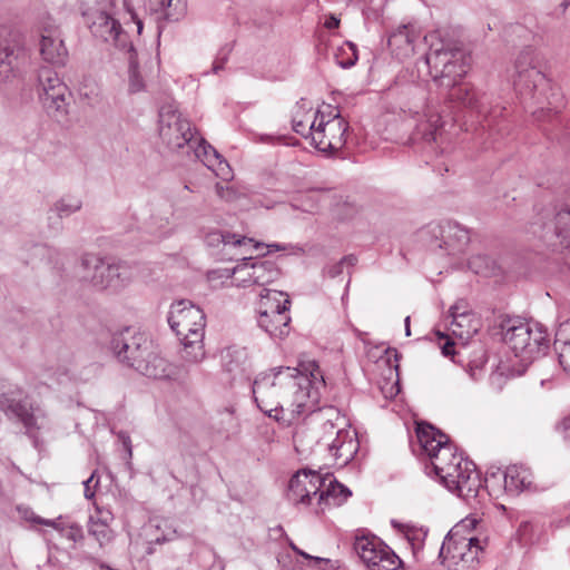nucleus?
<instances>
[{"label": "nucleus", "mask_w": 570, "mask_h": 570, "mask_svg": "<svg viewBox=\"0 0 570 570\" xmlns=\"http://www.w3.org/2000/svg\"><path fill=\"white\" fill-rule=\"evenodd\" d=\"M313 435V432H307L305 434V441H307Z\"/></svg>", "instance_id": "69168bd1"}, {"label": "nucleus", "mask_w": 570, "mask_h": 570, "mask_svg": "<svg viewBox=\"0 0 570 570\" xmlns=\"http://www.w3.org/2000/svg\"><path fill=\"white\" fill-rule=\"evenodd\" d=\"M554 234L561 247L570 248V208H563L556 215Z\"/></svg>", "instance_id": "c9c22d12"}, {"label": "nucleus", "mask_w": 570, "mask_h": 570, "mask_svg": "<svg viewBox=\"0 0 570 570\" xmlns=\"http://www.w3.org/2000/svg\"><path fill=\"white\" fill-rule=\"evenodd\" d=\"M58 86H66L58 75L49 69H43L39 75V92H47L58 88Z\"/></svg>", "instance_id": "c03bdc74"}, {"label": "nucleus", "mask_w": 570, "mask_h": 570, "mask_svg": "<svg viewBox=\"0 0 570 570\" xmlns=\"http://www.w3.org/2000/svg\"><path fill=\"white\" fill-rule=\"evenodd\" d=\"M252 273L254 285L265 287L275 282L281 271L269 261L254 259L252 257Z\"/></svg>", "instance_id": "2f4dec72"}, {"label": "nucleus", "mask_w": 570, "mask_h": 570, "mask_svg": "<svg viewBox=\"0 0 570 570\" xmlns=\"http://www.w3.org/2000/svg\"><path fill=\"white\" fill-rule=\"evenodd\" d=\"M436 334H438L440 341L444 340L443 344L440 343L442 354L444 356H454V354H455L454 342L449 340L443 333L438 332Z\"/></svg>", "instance_id": "6e6d98bb"}, {"label": "nucleus", "mask_w": 570, "mask_h": 570, "mask_svg": "<svg viewBox=\"0 0 570 570\" xmlns=\"http://www.w3.org/2000/svg\"><path fill=\"white\" fill-rule=\"evenodd\" d=\"M207 281L213 288L232 285L233 268H214L207 272Z\"/></svg>", "instance_id": "79ce46f5"}, {"label": "nucleus", "mask_w": 570, "mask_h": 570, "mask_svg": "<svg viewBox=\"0 0 570 570\" xmlns=\"http://www.w3.org/2000/svg\"><path fill=\"white\" fill-rule=\"evenodd\" d=\"M340 22V19L335 14L331 13L324 17L323 26L328 30H334L338 28Z\"/></svg>", "instance_id": "4d7b16f0"}, {"label": "nucleus", "mask_w": 570, "mask_h": 570, "mask_svg": "<svg viewBox=\"0 0 570 570\" xmlns=\"http://www.w3.org/2000/svg\"><path fill=\"white\" fill-rule=\"evenodd\" d=\"M197 145L191 147L196 158H198L208 169L213 170L223 179L230 177V168L228 164L222 159L217 150L206 142L203 138H196Z\"/></svg>", "instance_id": "b1692460"}, {"label": "nucleus", "mask_w": 570, "mask_h": 570, "mask_svg": "<svg viewBox=\"0 0 570 570\" xmlns=\"http://www.w3.org/2000/svg\"><path fill=\"white\" fill-rule=\"evenodd\" d=\"M553 524L556 528H563V527L570 525V515L564 519H560V520L556 521Z\"/></svg>", "instance_id": "680f3d73"}, {"label": "nucleus", "mask_w": 570, "mask_h": 570, "mask_svg": "<svg viewBox=\"0 0 570 570\" xmlns=\"http://www.w3.org/2000/svg\"><path fill=\"white\" fill-rule=\"evenodd\" d=\"M159 137L171 150L191 148L196 144L190 121L178 111L174 104L164 105L159 110Z\"/></svg>", "instance_id": "9d476101"}, {"label": "nucleus", "mask_w": 570, "mask_h": 570, "mask_svg": "<svg viewBox=\"0 0 570 570\" xmlns=\"http://www.w3.org/2000/svg\"><path fill=\"white\" fill-rule=\"evenodd\" d=\"M81 207L82 202L80 198L68 195L58 199L52 205L51 212H53L58 217L63 218L77 213Z\"/></svg>", "instance_id": "4c0bfd02"}, {"label": "nucleus", "mask_w": 570, "mask_h": 570, "mask_svg": "<svg viewBox=\"0 0 570 570\" xmlns=\"http://www.w3.org/2000/svg\"><path fill=\"white\" fill-rule=\"evenodd\" d=\"M325 380L318 364L303 361L298 367H276L259 374L253 383L254 400L265 414L291 424L321 400Z\"/></svg>", "instance_id": "f257e3e1"}, {"label": "nucleus", "mask_w": 570, "mask_h": 570, "mask_svg": "<svg viewBox=\"0 0 570 570\" xmlns=\"http://www.w3.org/2000/svg\"><path fill=\"white\" fill-rule=\"evenodd\" d=\"M82 483L85 487L83 494H85L86 499H92L95 497V489L99 483L97 473L92 472L91 475L87 480H85Z\"/></svg>", "instance_id": "864d4df0"}, {"label": "nucleus", "mask_w": 570, "mask_h": 570, "mask_svg": "<svg viewBox=\"0 0 570 570\" xmlns=\"http://www.w3.org/2000/svg\"><path fill=\"white\" fill-rule=\"evenodd\" d=\"M165 540H166L165 538H163V539H160V538H156V539H155V541H156L157 543H161V542H164Z\"/></svg>", "instance_id": "338daca9"}, {"label": "nucleus", "mask_w": 570, "mask_h": 570, "mask_svg": "<svg viewBox=\"0 0 570 570\" xmlns=\"http://www.w3.org/2000/svg\"><path fill=\"white\" fill-rule=\"evenodd\" d=\"M504 488L511 493H518L531 487V472L527 465H507L503 471Z\"/></svg>", "instance_id": "c85d7f7f"}, {"label": "nucleus", "mask_w": 570, "mask_h": 570, "mask_svg": "<svg viewBox=\"0 0 570 570\" xmlns=\"http://www.w3.org/2000/svg\"><path fill=\"white\" fill-rule=\"evenodd\" d=\"M304 421L295 428L293 443L299 454L311 452L322 440L335 434L328 444V451L334 460L351 463L360 449L355 430L351 429L340 410L334 406L317 409V404L306 410Z\"/></svg>", "instance_id": "7ed1b4c3"}, {"label": "nucleus", "mask_w": 570, "mask_h": 570, "mask_svg": "<svg viewBox=\"0 0 570 570\" xmlns=\"http://www.w3.org/2000/svg\"><path fill=\"white\" fill-rule=\"evenodd\" d=\"M469 267L475 273L483 276L495 274L497 263L487 255H475L469 261Z\"/></svg>", "instance_id": "58836bf2"}, {"label": "nucleus", "mask_w": 570, "mask_h": 570, "mask_svg": "<svg viewBox=\"0 0 570 570\" xmlns=\"http://www.w3.org/2000/svg\"><path fill=\"white\" fill-rule=\"evenodd\" d=\"M480 541L476 538H460L454 540L453 537L446 538L440 550V558L443 562L450 561L449 567L452 564L458 566L459 562L473 563L481 550Z\"/></svg>", "instance_id": "aec40b11"}, {"label": "nucleus", "mask_w": 570, "mask_h": 570, "mask_svg": "<svg viewBox=\"0 0 570 570\" xmlns=\"http://www.w3.org/2000/svg\"><path fill=\"white\" fill-rule=\"evenodd\" d=\"M27 60L22 37L18 32L0 36V77L9 79L16 76Z\"/></svg>", "instance_id": "a211bd4d"}, {"label": "nucleus", "mask_w": 570, "mask_h": 570, "mask_svg": "<svg viewBox=\"0 0 570 570\" xmlns=\"http://www.w3.org/2000/svg\"><path fill=\"white\" fill-rule=\"evenodd\" d=\"M225 59L217 60L213 63V72L217 73L224 68Z\"/></svg>", "instance_id": "e2e57ef3"}, {"label": "nucleus", "mask_w": 570, "mask_h": 570, "mask_svg": "<svg viewBox=\"0 0 570 570\" xmlns=\"http://www.w3.org/2000/svg\"><path fill=\"white\" fill-rule=\"evenodd\" d=\"M348 125L338 111L316 110V125L311 132V144L322 153H335L346 142Z\"/></svg>", "instance_id": "9b49d317"}, {"label": "nucleus", "mask_w": 570, "mask_h": 570, "mask_svg": "<svg viewBox=\"0 0 570 570\" xmlns=\"http://www.w3.org/2000/svg\"><path fill=\"white\" fill-rule=\"evenodd\" d=\"M80 277L98 291L115 293L132 281L134 273L127 264H110L96 254L87 253L80 259Z\"/></svg>", "instance_id": "423d86ee"}, {"label": "nucleus", "mask_w": 570, "mask_h": 570, "mask_svg": "<svg viewBox=\"0 0 570 570\" xmlns=\"http://www.w3.org/2000/svg\"><path fill=\"white\" fill-rule=\"evenodd\" d=\"M450 316L452 318L450 331L463 344L468 343L481 327L479 317L469 308L468 303L463 299L458 301L451 306Z\"/></svg>", "instance_id": "6ab92c4d"}, {"label": "nucleus", "mask_w": 570, "mask_h": 570, "mask_svg": "<svg viewBox=\"0 0 570 570\" xmlns=\"http://www.w3.org/2000/svg\"><path fill=\"white\" fill-rule=\"evenodd\" d=\"M554 350L560 365L570 375V320L560 323L557 328Z\"/></svg>", "instance_id": "7c9ffc66"}, {"label": "nucleus", "mask_w": 570, "mask_h": 570, "mask_svg": "<svg viewBox=\"0 0 570 570\" xmlns=\"http://www.w3.org/2000/svg\"><path fill=\"white\" fill-rule=\"evenodd\" d=\"M153 343L145 333L125 328L114 335L111 348L121 363L137 370V364L145 358Z\"/></svg>", "instance_id": "dca6fc26"}, {"label": "nucleus", "mask_w": 570, "mask_h": 570, "mask_svg": "<svg viewBox=\"0 0 570 570\" xmlns=\"http://www.w3.org/2000/svg\"><path fill=\"white\" fill-rule=\"evenodd\" d=\"M421 36L416 23L410 22L397 27L389 37L387 43L392 52L399 58L411 56L415 49V41Z\"/></svg>", "instance_id": "4be33fe9"}, {"label": "nucleus", "mask_w": 570, "mask_h": 570, "mask_svg": "<svg viewBox=\"0 0 570 570\" xmlns=\"http://www.w3.org/2000/svg\"><path fill=\"white\" fill-rule=\"evenodd\" d=\"M137 372L140 374L156 379H167L171 375L170 364L159 354L157 346L153 343V347L148 350L145 358L137 364Z\"/></svg>", "instance_id": "393cba45"}, {"label": "nucleus", "mask_w": 570, "mask_h": 570, "mask_svg": "<svg viewBox=\"0 0 570 570\" xmlns=\"http://www.w3.org/2000/svg\"><path fill=\"white\" fill-rule=\"evenodd\" d=\"M267 320L269 321L268 327L261 328L268 333L272 337L282 338L288 334L291 321L288 309L272 313L268 315Z\"/></svg>", "instance_id": "473e14b6"}, {"label": "nucleus", "mask_w": 570, "mask_h": 570, "mask_svg": "<svg viewBox=\"0 0 570 570\" xmlns=\"http://www.w3.org/2000/svg\"><path fill=\"white\" fill-rule=\"evenodd\" d=\"M18 511L20 515L29 522L42 524L51 528H58L59 522L53 521L52 519H45L39 515H37L31 509L29 508H18Z\"/></svg>", "instance_id": "de8ad7c7"}, {"label": "nucleus", "mask_w": 570, "mask_h": 570, "mask_svg": "<svg viewBox=\"0 0 570 570\" xmlns=\"http://www.w3.org/2000/svg\"><path fill=\"white\" fill-rule=\"evenodd\" d=\"M149 229L159 237L168 235L171 230L169 218L151 216Z\"/></svg>", "instance_id": "09e8293b"}, {"label": "nucleus", "mask_w": 570, "mask_h": 570, "mask_svg": "<svg viewBox=\"0 0 570 570\" xmlns=\"http://www.w3.org/2000/svg\"><path fill=\"white\" fill-rule=\"evenodd\" d=\"M39 99L48 112L65 115L68 110V88L67 86H58V88L39 92Z\"/></svg>", "instance_id": "c756f323"}, {"label": "nucleus", "mask_w": 570, "mask_h": 570, "mask_svg": "<svg viewBox=\"0 0 570 570\" xmlns=\"http://www.w3.org/2000/svg\"><path fill=\"white\" fill-rule=\"evenodd\" d=\"M242 256L240 262L233 267L232 285L237 287L253 286L252 257Z\"/></svg>", "instance_id": "72a5a7b5"}, {"label": "nucleus", "mask_w": 570, "mask_h": 570, "mask_svg": "<svg viewBox=\"0 0 570 570\" xmlns=\"http://www.w3.org/2000/svg\"><path fill=\"white\" fill-rule=\"evenodd\" d=\"M168 324L180 340L183 358L189 363L202 362L206 325L203 309L187 299L175 302L168 313Z\"/></svg>", "instance_id": "39448f33"}, {"label": "nucleus", "mask_w": 570, "mask_h": 570, "mask_svg": "<svg viewBox=\"0 0 570 570\" xmlns=\"http://www.w3.org/2000/svg\"><path fill=\"white\" fill-rule=\"evenodd\" d=\"M475 466L471 469L469 465H424V474L469 501L475 499L482 488L480 472Z\"/></svg>", "instance_id": "0eeeda50"}, {"label": "nucleus", "mask_w": 570, "mask_h": 570, "mask_svg": "<svg viewBox=\"0 0 570 570\" xmlns=\"http://www.w3.org/2000/svg\"><path fill=\"white\" fill-rule=\"evenodd\" d=\"M324 487L321 489V494L317 499L318 509L315 510L316 513L323 511L324 505H341L345 502L351 495L352 492L348 488L337 482L332 475L326 473L323 475Z\"/></svg>", "instance_id": "a878e982"}, {"label": "nucleus", "mask_w": 570, "mask_h": 570, "mask_svg": "<svg viewBox=\"0 0 570 570\" xmlns=\"http://www.w3.org/2000/svg\"><path fill=\"white\" fill-rule=\"evenodd\" d=\"M40 52L42 58L52 65H63L67 49L57 30L46 31L41 36Z\"/></svg>", "instance_id": "bb28decb"}, {"label": "nucleus", "mask_w": 570, "mask_h": 570, "mask_svg": "<svg viewBox=\"0 0 570 570\" xmlns=\"http://www.w3.org/2000/svg\"><path fill=\"white\" fill-rule=\"evenodd\" d=\"M315 125H316V111L306 112L301 118L298 117V115H296L293 118L294 131L302 135L303 137H306L309 139H311V132L313 131Z\"/></svg>", "instance_id": "a19ab883"}, {"label": "nucleus", "mask_w": 570, "mask_h": 570, "mask_svg": "<svg viewBox=\"0 0 570 570\" xmlns=\"http://www.w3.org/2000/svg\"><path fill=\"white\" fill-rule=\"evenodd\" d=\"M335 60L343 68H350L357 61L356 46L350 41L338 47L335 51Z\"/></svg>", "instance_id": "ea45409f"}, {"label": "nucleus", "mask_w": 570, "mask_h": 570, "mask_svg": "<svg viewBox=\"0 0 570 570\" xmlns=\"http://www.w3.org/2000/svg\"><path fill=\"white\" fill-rule=\"evenodd\" d=\"M52 520L59 522V527L53 529L57 530L61 535H63L68 540L72 542H78L83 538L82 529L78 524H66L62 517H58L57 519Z\"/></svg>", "instance_id": "a18cd8bd"}, {"label": "nucleus", "mask_w": 570, "mask_h": 570, "mask_svg": "<svg viewBox=\"0 0 570 570\" xmlns=\"http://www.w3.org/2000/svg\"><path fill=\"white\" fill-rule=\"evenodd\" d=\"M445 121L431 107H428L423 114V118L417 124V132L422 135L426 141L438 142L443 136V127Z\"/></svg>", "instance_id": "cd10ccee"}, {"label": "nucleus", "mask_w": 570, "mask_h": 570, "mask_svg": "<svg viewBox=\"0 0 570 570\" xmlns=\"http://www.w3.org/2000/svg\"><path fill=\"white\" fill-rule=\"evenodd\" d=\"M291 548L293 549V551H295L297 554L302 556L303 558L305 559H308V560H314L315 562H325V563H328L331 562L330 559H324V558H320V557H313L308 553H306L305 551L298 549L295 544H291Z\"/></svg>", "instance_id": "13d9d810"}, {"label": "nucleus", "mask_w": 570, "mask_h": 570, "mask_svg": "<svg viewBox=\"0 0 570 570\" xmlns=\"http://www.w3.org/2000/svg\"><path fill=\"white\" fill-rule=\"evenodd\" d=\"M128 12L130 13V17L131 19L135 21V23L137 24V32L138 33H141L142 31V21L140 19H138V17L131 11V10H128Z\"/></svg>", "instance_id": "052dcab7"}, {"label": "nucleus", "mask_w": 570, "mask_h": 570, "mask_svg": "<svg viewBox=\"0 0 570 570\" xmlns=\"http://www.w3.org/2000/svg\"><path fill=\"white\" fill-rule=\"evenodd\" d=\"M230 355H232V353H230V351L228 350V351L226 352V354L224 355V358H226V357H228V356H230Z\"/></svg>", "instance_id": "774afa93"}, {"label": "nucleus", "mask_w": 570, "mask_h": 570, "mask_svg": "<svg viewBox=\"0 0 570 570\" xmlns=\"http://www.w3.org/2000/svg\"><path fill=\"white\" fill-rule=\"evenodd\" d=\"M513 87L524 100H532L538 105L533 115L538 120H546L557 115L564 106L560 90L551 85L546 75L535 62V55L531 48L522 50L515 59L512 75Z\"/></svg>", "instance_id": "20e7f679"}, {"label": "nucleus", "mask_w": 570, "mask_h": 570, "mask_svg": "<svg viewBox=\"0 0 570 570\" xmlns=\"http://www.w3.org/2000/svg\"><path fill=\"white\" fill-rule=\"evenodd\" d=\"M323 487L324 479L320 472L302 469L292 476L287 498L295 505L308 507L314 499L317 501Z\"/></svg>", "instance_id": "f3484780"}, {"label": "nucleus", "mask_w": 570, "mask_h": 570, "mask_svg": "<svg viewBox=\"0 0 570 570\" xmlns=\"http://www.w3.org/2000/svg\"><path fill=\"white\" fill-rule=\"evenodd\" d=\"M92 33L106 42H111L115 47L125 52L134 51V46L128 35L122 31L120 23L112 17L100 13L91 26Z\"/></svg>", "instance_id": "412c9836"}, {"label": "nucleus", "mask_w": 570, "mask_h": 570, "mask_svg": "<svg viewBox=\"0 0 570 570\" xmlns=\"http://www.w3.org/2000/svg\"><path fill=\"white\" fill-rule=\"evenodd\" d=\"M354 550L368 570H397L401 560L380 538L356 534Z\"/></svg>", "instance_id": "ddd939ff"}, {"label": "nucleus", "mask_w": 570, "mask_h": 570, "mask_svg": "<svg viewBox=\"0 0 570 570\" xmlns=\"http://www.w3.org/2000/svg\"><path fill=\"white\" fill-rule=\"evenodd\" d=\"M420 239L432 249H444L449 254L462 250L470 240L469 230L458 223L429 226L420 232Z\"/></svg>", "instance_id": "4468645a"}, {"label": "nucleus", "mask_w": 570, "mask_h": 570, "mask_svg": "<svg viewBox=\"0 0 570 570\" xmlns=\"http://www.w3.org/2000/svg\"><path fill=\"white\" fill-rule=\"evenodd\" d=\"M504 343L523 365L530 364L549 345V336L540 324L519 323L509 327L504 333Z\"/></svg>", "instance_id": "6e6552de"}, {"label": "nucleus", "mask_w": 570, "mask_h": 570, "mask_svg": "<svg viewBox=\"0 0 570 570\" xmlns=\"http://www.w3.org/2000/svg\"><path fill=\"white\" fill-rule=\"evenodd\" d=\"M78 95L86 104L95 106L101 100L100 85L91 77H83L78 86Z\"/></svg>", "instance_id": "f704fd0d"}, {"label": "nucleus", "mask_w": 570, "mask_h": 570, "mask_svg": "<svg viewBox=\"0 0 570 570\" xmlns=\"http://www.w3.org/2000/svg\"><path fill=\"white\" fill-rule=\"evenodd\" d=\"M215 191L219 198L226 202H234L237 198L236 190L229 184H216Z\"/></svg>", "instance_id": "603ef678"}, {"label": "nucleus", "mask_w": 570, "mask_h": 570, "mask_svg": "<svg viewBox=\"0 0 570 570\" xmlns=\"http://www.w3.org/2000/svg\"><path fill=\"white\" fill-rule=\"evenodd\" d=\"M205 243L209 247L220 249L222 255L228 256L229 259L236 258L238 255H246L253 250L261 253V250L265 248L267 250L263 252V255L273 252L291 250V253H294V250H299L298 247L293 245L278 243L264 244L239 234L218 229L208 232L205 236Z\"/></svg>", "instance_id": "1a4fd4ad"}, {"label": "nucleus", "mask_w": 570, "mask_h": 570, "mask_svg": "<svg viewBox=\"0 0 570 570\" xmlns=\"http://www.w3.org/2000/svg\"><path fill=\"white\" fill-rule=\"evenodd\" d=\"M117 451L119 452V459L128 461L131 459V441L126 432H119L117 434Z\"/></svg>", "instance_id": "8fccbe9b"}, {"label": "nucleus", "mask_w": 570, "mask_h": 570, "mask_svg": "<svg viewBox=\"0 0 570 570\" xmlns=\"http://www.w3.org/2000/svg\"><path fill=\"white\" fill-rule=\"evenodd\" d=\"M416 438L421 450L430 459L441 461L454 460L455 463L468 461V455L463 450H459L449 442V438L441 431L426 423H419L416 426Z\"/></svg>", "instance_id": "2eb2a0df"}, {"label": "nucleus", "mask_w": 570, "mask_h": 570, "mask_svg": "<svg viewBox=\"0 0 570 570\" xmlns=\"http://www.w3.org/2000/svg\"><path fill=\"white\" fill-rule=\"evenodd\" d=\"M354 261L353 257H344L340 263H337L333 268H331L328 271V274L332 276V277H335L336 275H338L341 272H342V266L345 262H350L352 263Z\"/></svg>", "instance_id": "bf43d9fd"}, {"label": "nucleus", "mask_w": 570, "mask_h": 570, "mask_svg": "<svg viewBox=\"0 0 570 570\" xmlns=\"http://www.w3.org/2000/svg\"><path fill=\"white\" fill-rule=\"evenodd\" d=\"M0 409L9 416L17 417L24 426L28 435L38 443V436L50 430V421L46 411L32 404L28 399L17 401L11 393L0 394Z\"/></svg>", "instance_id": "f8f14e48"}, {"label": "nucleus", "mask_w": 570, "mask_h": 570, "mask_svg": "<svg viewBox=\"0 0 570 570\" xmlns=\"http://www.w3.org/2000/svg\"><path fill=\"white\" fill-rule=\"evenodd\" d=\"M434 38L436 33L424 37L426 42ZM425 61L433 81L440 89L445 90L450 100L484 118L497 114L488 107L485 94L478 92L472 83L462 81L470 66V57L462 49L443 40L431 42Z\"/></svg>", "instance_id": "f03ea898"}, {"label": "nucleus", "mask_w": 570, "mask_h": 570, "mask_svg": "<svg viewBox=\"0 0 570 570\" xmlns=\"http://www.w3.org/2000/svg\"><path fill=\"white\" fill-rule=\"evenodd\" d=\"M114 517L109 510L97 509L96 514L90 517V522L101 523L110 527Z\"/></svg>", "instance_id": "5fc2aeb1"}, {"label": "nucleus", "mask_w": 570, "mask_h": 570, "mask_svg": "<svg viewBox=\"0 0 570 570\" xmlns=\"http://www.w3.org/2000/svg\"><path fill=\"white\" fill-rule=\"evenodd\" d=\"M404 323H405V334H406V336H410V335H411V330H410V316H406V317H405Z\"/></svg>", "instance_id": "0e129e2a"}, {"label": "nucleus", "mask_w": 570, "mask_h": 570, "mask_svg": "<svg viewBox=\"0 0 570 570\" xmlns=\"http://www.w3.org/2000/svg\"><path fill=\"white\" fill-rule=\"evenodd\" d=\"M158 18H164L167 21H178L180 20L187 12V0H167V2H161Z\"/></svg>", "instance_id": "e433bc0d"}, {"label": "nucleus", "mask_w": 570, "mask_h": 570, "mask_svg": "<svg viewBox=\"0 0 570 570\" xmlns=\"http://www.w3.org/2000/svg\"><path fill=\"white\" fill-rule=\"evenodd\" d=\"M88 532L98 541L100 547L110 543L114 539V531L110 529V527L104 525L101 523L89 521Z\"/></svg>", "instance_id": "37998d69"}, {"label": "nucleus", "mask_w": 570, "mask_h": 570, "mask_svg": "<svg viewBox=\"0 0 570 570\" xmlns=\"http://www.w3.org/2000/svg\"><path fill=\"white\" fill-rule=\"evenodd\" d=\"M288 305L289 299L284 292L264 288L257 305L258 326L268 327V315L278 311L288 309Z\"/></svg>", "instance_id": "5701e85b"}, {"label": "nucleus", "mask_w": 570, "mask_h": 570, "mask_svg": "<svg viewBox=\"0 0 570 570\" xmlns=\"http://www.w3.org/2000/svg\"><path fill=\"white\" fill-rule=\"evenodd\" d=\"M554 430L560 435L566 446L570 450V415L559 421L556 424Z\"/></svg>", "instance_id": "3c124183"}, {"label": "nucleus", "mask_w": 570, "mask_h": 570, "mask_svg": "<svg viewBox=\"0 0 570 570\" xmlns=\"http://www.w3.org/2000/svg\"><path fill=\"white\" fill-rule=\"evenodd\" d=\"M127 53H128V60H129V65H130L129 91L138 92V91L142 90L144 82H142V79H141L139 72L137 71V68H136V61H135L136 51L134 50V51L127 52Z\"/></svg>", "instance_id": "49530a36"}]
</instances>
